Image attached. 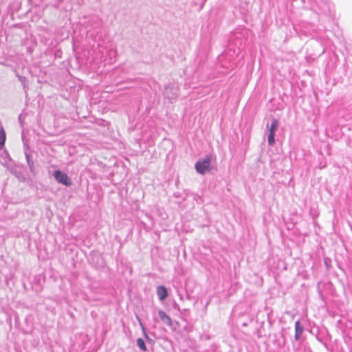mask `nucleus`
<instances>
[{
  "label": "nucleus",
  "instance_id": "nucleus-1",
  "mask_svg": "<svg viewBox=\"0 0 352 352\" xmlns=\"http://www.w3.org/2000/svg\"><path fill=\"white\" fill-rule=\"evenodd\" d=\"M211 159L206 156L204 159L199 160L195 164V169L197 173L204 174L210 168Z\"/></svg>",
  "mask_w": 352,
  "mask_h": 352
},
{
  "label": "nucleus",
  "instance_id": "nucleus-2",
  "mask_svg": "<svg viewBox=\"0 0 352 352\" xmlns=\"http://www.w3.org/2000/svg\"><path fill=\"white\" fill-rule=\"evenodd\" d=\"M54 177L58 183L62 184L66 186H69L72 184L71 179L67 175L60 170L54 171Z\"/></svg>",
  "mask_w": 352,
  "mask_h": 352
},
{
  "label": "nucleus",
  "instance_id": "nucleus-3",
  "mask_svg": "<svg viewBox=\"0 0 352 352\" xmlns=\"http://www.w3.org/2000/svg\"><path fill=\"white\" fill-rule=\"evenodd\" d=\"M279 122L277 119L274 118L272 121L271 125L269 129V134L267 137V142L269 145L272 146L275 143V132L278 126Z\"/></svg>",
  "mask_w": 352,
  "mask_h": 352
},
{
  "label": "nucleus",
  "instance_id": "nucleus-4",
  "mask_svg": "<svg viewBox=\"0 0 352 352\" xmlns=\"http://www.w3.org/2000/svg\"><path fill=\"white\" fill-rule=\"evenodd\" d=\"M177 95L178 89L177 87L170 86V85L165 86L164 96L168 98L170 102L177 98Z\"/></svg>",
  "mask_w": 352,
  "mask_h": 352
},
{
  "label": "nucleus",
  "instance_id": "nucleus-5",
  "mask_svg": "<svg viewBox=\"0 0 352 352\" xmlns=\"http://www.w3.org/2000/svg\"><path fill=\"white\" fill-rule=\"evenodd\" d=\"M156 293L160 301L164 300L168 296V290L164 285H160L157 287Z\"/></svg>",
  "mask_w": 352,
  "mask_h": 352
},
{
  "label": "nucleus",
  "instance_id": "nucleus-6",
  "mask_svg": "<svg viewBox=\"0 0 352 352\" xmlns=\"http://www.w3.org/2000/svg\"><path fill=\"white\" fill-rule=\"evenodd\" d=\"M158 316L163 323L170 327L173 325L172 320L163 310L158 311Z\"/></svg>",
  "mask_w": 352,
  "mask_h": 352
},
{
  "label": "nucleus",
  "instance_id": "nucleus-7",
  "mask_svg": "<svg viewBox=\"0 0 352 352\" xmlns=\"http://www.w3.org/2000/svg\"><path fill=\"white\" fill-rule=\"evenodd\" d=\"M303 327L301 325L300 321H296L295 322V336H294V338L295 340L297 341L300 339L301 335L302 334V332H303Z\"/></svg>",
  "mask_w": 352,
  "mask_h": 352
},
{
  "label": "nucleus",
  "instance_id": "nucleus-8",
  "mask_svg": "<svg viewBox=\"0 0 352 352\" xmlns=\"http://www.w3.org/2000/svg\"><path fill=\"white\" fill-rule=\"evenodd\" d=\"M136 319L138 320V323L142 329V333H143V335H144V337L145 338V339L148 341V342H151L152 340L148 337L147 333H146V328L143 324V322H142V320L141 318H140L139 316H136Z\"/></svg>",
  "mask_w": 352,
  "mask_h": 352
},
{
  "label": "nucleus",
  "instance_id": "nucleus-9",
  "mask_svg": "<svg viewBox=\"0 0 352 352\" xmlns=\"http://www.w3.org/2000/svg\"><path fill=\"white\" fill-rule=\"evenodd\" d=\"M6 139V131L2 126H0V150L3 148L5 145Z\"/></svg>",
  "mask_w": 352,
  "mask_h": 352
},
{
  "label": "nucleus",
  "instance_id": "nucleus-10",
  "mask_svg": "<svg viewBox=\"0 0 352 352\" xmlns=\"http://www.w3.org/2000/svg\"><path fill=\"white\" fill-rule=\"evenodd\" d=\"M25 155L30 171L34 173V166L33 160L30 159V155L27 152L25 153Z\"/></svg>",
  "mask_w": 352,
  "mask_h": 352
},
{
  "label": "nucleus",
  "instance_id": "nucleus-11",
  "mask_svg": "<svg viewBox=\"0 0 352 352\" xmlns=\"http://www.w3.org/2000/svg\"><path fill=\"white\" fill-rule=\"evenodd\" d=\"M137 345L142 351H147L146 346L145 342L143 339L138 338L137 340Z\"/></svg>",
  "mask_w": 352,
  "mask_h": 352
},
{
  "label": "nucleus",
  "instance_id": "nucleus-12",
  "mask_svg": "<svg viewBox=\"0 0 352 352\" xmlns=\"http://www.w3.org/2000/svg\"><path fill=\"white\" fill-rule=\"evenodd\" d=\"M326 166H327L326 162H320L319 165H318V168L320 169H322V168H325Z\"/></svg>",
  "mask_w": 352,
  "mask_h": 352
}]
</instances>
